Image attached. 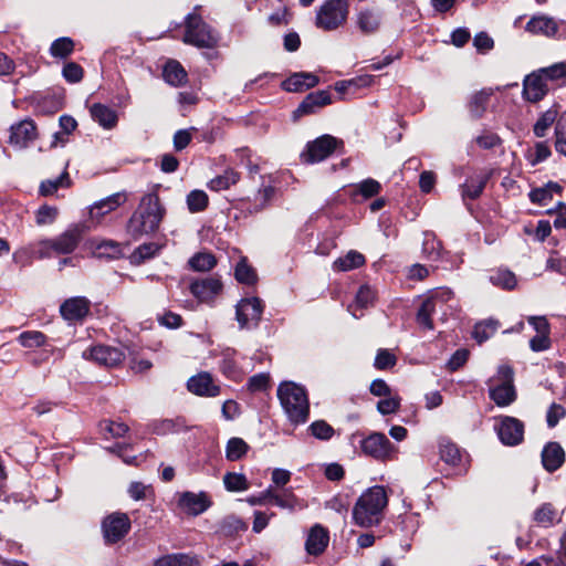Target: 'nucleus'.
<instances>
[{
    "mask_svg": "<svg viewBox=\"0 0 566 566\" xmlns=\"http://www.w3.org/2000/svg\"><path fill=\"white\" fill-rule=\"evenodd\" d=\"M166 214L157 193L150 192L142 197L137 209L126 224V233L134 240L156 232Z\"/></svg>",
    "mask_w": 566,
    "mask_h": 566,
    "instance_id": "obj_1",
    "label": "nucleus"
},
{
    "mask_svg": "<svg viewBox=\"0 0 566 566\" xmlns=\"http://www.w3.org/2000/svg\"><path fill=\"white\" fill-rule=\"evenodd\" d=\"M388 505V495L382 485L367 489L356 501L353 509L354 523L360 527L378 525Z\"/></svg>",
    "mask_w": 566,
    "mask_h": 566,
    "instance_id": "obj_2",
    "label": "nucleus"
},
{
    "mask_svg": "<svg viewBox=\"0 0 566 566\" xmlns=\"http://www.w3.org/2000/svg\"><path fill=\"white\" fill-rule=\"evenodd\" d=\"M277 398L292 424H303L308 420L310 401L303 386L294 381H282L277 387Z\"/></svg>",
    "mask_w": 566,
    "mask_h": 566,
    "instance_id": "obj_3",
    "label": "nucleus"
},
{
    "mask_svg": "<svg viewBox=\"0 0 566 566\" xmlns=\"http://www.w3.org/2000/svg\"><path fill=\"white\" fill-rule=\"evenodd\" d=\"M489 397L500 408L511 406L517 399L514 371L510 365H500L496 375L488 380Z\"/></svg>",
    "mask_w": 566,
    "mask_h": 566,
    "instance_id": "obj_4",
    "label": "nucleus"
},
{
    "mask_svg": "<svg viewBox=\"0 0 566 566\" xmlns=\"http://www.w3.org/2000/svg\"><path fill=\"white\" fill-rule=\"evenodd\" d=\"M126 201L127 196L125 192H116L91 205L87 218L76 227H73V247L75 245V233L82 230L95 229L108 213L115 211Z\"/></svg>",
    "mask_w": 566,
    "mask_h": 566,
    "instance_id": "obj_5",
    "label": "nucleus"
},
{
    "mask_svg": "<svg viewBox=\"0 0 566 566\" xmlns=\"http://www.w3.org/2000/svg\"><path fill=\"white\" fill-rule=\"evenodd\" d=\"M218 34L196 12L186 18L184 42L197 48L211 49L218 43Z\"/></svg>",
    "mask_w": 566,
    "mask_h": 566,
    "instance_id": "obj_6",
    "label": "nucleus"
},
{
    "mask_svg": "<svg viewBox=\"0 0 566 566\" xmlns=\"http://www.w3.org/2000/svg\"><path fill=\"white\" fill-rule=\"evenodd\" d=\"M347 15V0H327L316 13L315 25L324 31H333L346 22Z\"/></svg>",
    "mask_w": 566,
    "mask_h": 566,
    "instance_id": "obj_7",
    "label": "nucleus"
},
{
    "mask_svg": "<svg viewBox=\"0 0 566 566\" xmlns=\"http://www.w3.org/2000/svg\"><path fill=\"white\" fill-rule=\"evenodd\" d=\"M340 145H343L342 140H338L331 135H323L315 140L307 143L306 149L301 154V159L305 164L323 161Z\"/></svg>",
    "mask_w": 566,
    "mask_h": 566,
    "instance_id": "obj_8",
    "label": "nucleus"
},
{
    "mask_svg": "<svg viewBox=\"0 0 566 566\" xmlns=\"http://www.w3.org/2000/svg\"><path fill=\"white\" fill-rule=\"evenodd\" d=\"M30 253L38 259L60 256L71 253V233L63 232L54 239L39 241L30 245Z\"/></svg>",
    "mask_w": 566,
    "mask_h": 566,
    "instance_id": "obj_9",
    "label": "nucleus"
},
{
    "mask_svg": "<svg viewBox=\"0 0 566 566\" xmlns=\"http://www.w3.org/2000/svg\"><path fill=\"white\" fill-rule=\"evenodd\" d=\"M264 305L259 297L242 298L235 306L240 328L251 329L259 325Z\"/></svg>",
    "mask_w": 566,
    "mask_h": 566,
    "instance_id": "obj_10",
    "label": "nucleus"
},
{
    "mask_svg": "<svg viewBox=\"0 0 566 566\" xmlns=\"http://www.w3.org/2000/svg\"><path fill=\"white\" fill-rule=\"evenodd\" d=\"M494 430L500 441L510 447L520 444L524 438V423L511 416H499L495 418Z\"/></svg>",
    "mask_w": 566,
    "mask_h": 566,
    "instance_id": "obj_11",
    "label": "nucleus"
},
{
    "mask_svg": "<svg viewBox=\"0 0 566 566\" xmlns=\"http://www.w3.org/2000/svg\"><path fill=\"white\" fill-rule=\"evenodd\" d=\"M130 520L126 513L114 512L102 522L103 537L107 544H115L124 538L130 530Z\"/></svg>",
    "mask_w": 566,
    "mask_h": 566,
    "instance_id": "obj_12",
    "label": "nucleus"
},
{
    "mask_svg": "<svg viewBox=\"0 0 566 566\" xmlns=\"http://www.w3.org/2000/svg\"><path fill=\"white\" fill-rule=\"evenodd\" d=\"M360 447L365 454L379 461L391 459L396 452V447L380 432H374L366 437Z\"/></svg>",
    "mask_w": 566,
    "mask_h": 566,
    "instance_id": "obj_13",
    "label": "nucleus"
},
{
    "mask_svg": "<svg viewBox=\"0 0 566 566\" xmlns=\"http://www.w3.org/2000/svg\"><path fill=\"white\" fill-rule=\"evenodd\" d=\"M38 138V129L34 122L24 118L10 127L9 144L18 149H24Z\"/></svg>",
    "mask_w": 566,
    "mask_h": 566,
    "instance_id": "obj_14",
    "label": "nucleus"
},
{
    "mask_svg": "<svg viewBox=\"0 0 566 566\" xmlns=\"http://www.w3.org/2000/svg\"><path fill=\"white\" fill-rule=\"evenodd\" d=\"M82 357L105 367H115L125 359V354L117 348L98 346L84 350Z\"/></svg>",
    "mask_w": 566,
    "mask_h": 566,
    "instance_id": "obj_15",
    "label": "nucleus"
},
{
    "mask_svg": "<svg viewBox=\"0 0 566 566\" xmlns=\"http://www.w3.org/2000/svg\"><path fill=\"white\" fill-rule=\"evenodd\" d=\"M187 389L199 397H217L221 388L213 381L212 376L207 371L191 376L187 381Z\"/></svg>",
    "mask_w": 566,
    "mask_h": 566,
    "instance_id": "obj_16",
    "label": "nucleus"
},
{
    "mask_svg": "<svg viewBox=\"0 0 566 566\" xmlns=\"http://www.w3.org/2000/svg\"><path fill=\"white\" fill-rule=\"evenodd\" d=\"M382 13L376 7L360 8L355 18L359 31L364 34L376 33L381 25Z\"/></svg>",
    "mask_w": 566,
    "mask_h": 566,
    "instance_id": "obj_17",
    "label": "nucleus"
},
{
    "mask_svg": "<svg viewBox=\"0 0 566 566\" xmlns=\"http://www.w3.org/2000/svg\"><path fill=\"white\" fill-rule=\"evenodd\" d=\"M85 247L96 258L118 259L123 255L122 244L114 240L94 238L87 240Z\"/></svg>",
    "mask_w": 566,
    "mask_h": 566,
    "instance_id": "obj_18",
    "label": "nucleus"
},
{
    "mask_svg": "<svg viewBox=\"0 0 566 566\" xmlns=\"http://www.w3.org/2000/svg\"><path fill=\"white\" fill-rule=\"evenodd\" d=\"M222 290V283L217 277L196 280L190 284L191 294L200 302L212 301Z\"/></svg>",
    "mask_w": 566,
    "mask_h": 566,
    "instance_id": "obj_19",
    "label": "nucleus"
},
{
    "mask_svg": "<svg viewBox=\"0 0 566 566\" xmlns=\"http://www.w3.org/2000/svg\"><path fill=\"white\" fill-rule=\"evenodd\" d=\"M548 86L542 74L534 72L527 75L523 83V96L526 101L535 103L547 93Z\"/></svg>",
    "mask_w": 566,
    "mask_h": 566,
    "instance_id": "obj_20",
    "label": "nucleus"
},
{
    "mask_svg": "<svg viewBox=\"0 0 566 566\" xmlns=\"http://www.w3.org/2000/svg\"><path fill=\"white\" fill-rule=\"evenodd\" d=\"M329 542L328 531L321 524H315L308 532L305 549L310 555H321Z\"/></svg>",
    "mask_w": 566,
    "mask_h": 566,
    "instance_id": "obj_21",
    "label": "nucleus"
},
{
    "mask_svg": "<svg viewBox=\"0 0 566 566\" xmlns=\"http://www.w3.org/2000/svg\"><path fill=\"white\" fill-rule=\"evenodd\" d=\"M178 505L190 515L203 513L210 505L205 493L184 492L180 494Z\"/></svg>",
    "mask_w": 566,
    "mask_h": 566,
    "instance_id": "obj_22",
    "label": "nucleus"
},
{
    "mask_svg": "<svg viewBox=\"0 0 566 566\" xmlns=\"http://www.w3.org/2000/svg\"><path fill=\"white\" fill-rule=\"evenodd\" d=\"M318 83V77L308 72H298L291 75L282 83L283 90L287 92H302L314 87Z\"/></svg>",
    "mask_w": 566,
    "mask_h": 566,
    "instance_id": "obj_23",
    "label": "nucleus"
},
{
    "mask_svg": "<svg viewBox=\"0 0 566 566\" xmlns=\"http://www.w3.org/2000/svg\"><path fill=\"white\" fill-rule=\"evenodd\" d=\"M332 103V97L328 91H316L310 93L303 102L298 105L296 113L306 115L314 113L317 108Z\"/></svg>",
    "mask_w": 566,
    "mask_h": 566,
    "instance_id": "obj_24",
    "label": "nucleus"
},
{
    "mask_svg": "<svg viewBox=\"0 0 566 566\" xmlns=\"http://www.w3.org/2000/svg\"><path fill=\"white\" fill-rule=\"evenodd\" d=\"M565 461V452L559 443L548 442L542 451V463L544 468L554 472Z\"/></svg>",
    "mask_w": 566,
    "mask_h": 566,
    "instance_id": "obj_25",
    "label": "nucleus"
},
{
    "mask_svg": "<svg viewBox=\"0 0 566 566\" xmlns=\"http://www.w3.org/2000/svg\"><path fill=\"white\" fill-rule=\"evenodd\" d=\"M154 566H200V558L188 553L167 554L157 558Z\"/></svg>",
    "mask_w": 566,
    "mask_h": 566,
    "instance_id": "obj_26",
    "label": "nucleus"
},
{
    "mask_svg": "<svg viewBox=\"0 0 566 566\" xmlns=\"http://www.w3.org/2000/svg\"><path fill=\"white\" fill-rule=\"evenodd\" d=\"M375 296V291L370 286H360V289L356 293L355 302L348 306V311L355 318L361 317V311L373 305Z\"/></svg>",
    "mask_w": 566,
    "mask_h": 566,
    "instance_id": "obj_27",
    "label": "nucleus"
},
{
    "mask_svg": "<svg viewBox=\"0 0 566 566\" xmlns=\"http://www.w3.org/2000/svg\"><path fill=\"white\" fill-rule=\"evenodd\" d=\"M91 115L103 128L112 129L117 125V113L111 107L103 104H94L91 107Z\"/></svg>",
    "mask_w": 566,
    "mask_h": 566,
    "instance_id": "obj_28",
    "label": "nucleus"
},
{
    "mask_svg": "<svg viewBox=\"0 0 566 566\" xmlns=\"http://www.w3.org/2000/svg\"><path fill=\"white\" fill-rule=\"evenodd\" d=\"M382 187L379 181L367 178L358 184L353 185V191L350 197L354 201H357V197L360 196L364 200L373 198L380 193Z\"/></svg>",
    "mask_w": 566,
    "mask_h": 566,
    "instance_id": "obj_29",
    "label": "nucleus"
},
{
    "mask_svg": "<svg viewBox=\"0 0 566 566\" xmlns=\"http://www.w3.org/2000/svg\"><path fill=\"white\" fill-rule=\"evenodd\" d=\"M271 502H273L276 506L289 510L291 512L296 509H303L305 505L302 501H300L292 489H284L282 492L276 493L272 490Z\"/></svg>",
    "mask_w": 566,
    "mask_h": 566,
    "instance_id": "obj_30",
    "label": "nucleus"
},
{
    "mask_svg": "<svg viewBox=\"0 0 566 566\" xmlns=\"http://www.w3.org/2000/svg\"><path fill=\"white\" fill-rule=\"evenodd\" d=\"M526 30L535 34L551 36L557 32V24L552 18L538 15L527 22Z\"/></svg>",
    "mask_w": 566,
    "mask_h": 566,
    "instance_id": "obj_31",
    "label": "nucleus"
},
{
    "mask_svg": "<svg viewBox=\"0 0 566 566\" xmlns=\"http://www.w3.org/2000/svg\"><path fill=\"white\" fill-rule=\"evenodd\" d=\"M165 81L172 86H181L187 81V72L182 65L175 61H168L163 72Z\"/></svg>",
    "mask_w": 566,
    "mask_h": 566,
    "instance_id": "obj_32",
    "label": "nucleus"
},
{
    "mask_svg": "<svg viewBox=\"0 0 566 566\" xmlns=\"http://www.w3.org/2000/svg\"><path fill=\"white\" fill-rule=\"evenodd\" d=\"M240 179V174L232 168H228L224 170L222 175H219L212 178L208 187L212 191H221L229 189L231 186L235 185Z\"/></svg>",
    "mask_w": 566,
    "mask_h": 566,
    "instance_id": "obj_33",
    "label": "nucleus"
},
{
    "mask_svg": "<svg viewBox=\"0 0 566 566\" xmlns=\"http://www.w3.org/2000/svg\"><path fill=\"white\" fill-rule=\"evenodd\" d=\"M365 263V256L357 251H349L345 256L334 261L333 268L336 271H350L361 266Z\"/></svg>",
    "mask_w": 566,
    "mask_h": 566,
    "instance_id": "obj_34",
    "label": "nucleus"
},
{
    "mask_svg": "<svg viewBox=\"0 0 566 566\" xmlns=\"http://www.w3.org/2000/svg\"><path fill=\"white\" fill-rule=\"evenodd\" d=\"M489 281L497 287L503 290H513L517 284V279L513 272L506 269H499L492 272L489 276Z\"/></svg>",
    "mask_w": 566,
    "mask_h": 566,
    "instance_id": "obj_35",
    "label": "nucleus"
},
{
    "mask_svg": "<svg viewBox=\"0 0 566 566\" xmlns=\"http://www.w3.org/2000/svg\"><path fill=\"white\" fill-rule=\"evenodd\" d=\"M491 95V90H482L471 96L469 102V111L474 118H480L483 115Z\"/></svg>",
    "mask_w": 566,
    "mask_h": 566,
    "instance_id": "obj_36",
    "label": "nucleus"
},
{
    "mask_svg": "<svg viewBox=\"0 0 566 566\" xmlns=\"http://www.w3.org/2000/svg\"><path fill=\"white\" fill-rule=\"evenodd\" d=\"M249 449V444L242 438L233 437L227 442L226 458L229 461H239L248 453Z\"/></svg>",
    "mask_w": 566,
    "mask_h": 566,
    "instance_id": "obj_37",
    "label": "nucleus"
},
{
    "mask_svg": "<svg viewBox=\"0 0 566 566\" xmlns=\"http://www.w3.org/2000/svg\"><path fill=\"white\" fill-rule=\"evenodd\" d=\"M437 306L432 303V300L426 298L420 305L417 312V323L424 329L432 331L434 328L432 322V315L436 313Z\"/></svg>",
    "mask_w": 566,
    "mask_h": 566,
    "instance_id": "obj_38",
    "label": "nucleus"
},
{
    "mask_svg": "<svg viewBox=\"0 0 566 566\" xmlns=\"http://www.w3.org/2000/svg\"><path fill=\"white\" fill-rule=\"evenodd\" d=\"M440 458L448 464L457 465L461 461L459 448L448 439H441L439 442Z\"/></svg>",
    "mask_w": 566,
    "mask_h": 566,
    "instance_id": "obj_39",
    "label": "nucleus"
},
{
    "mask_svg": "<svg viewBox=\"0 0 566 566\" xmlns=\"http://www.w3.org/2000/svg\"><path fill=\"white\" fill-rule=\"evenodd\" d=\"M500 324L497 321L489 318L475 324L473 329V338L478 343H483L494 335Z\"/></svg>",
    "mask_w": 566,
    "mask_h": 566,
    "instance_id": "obj_40",
    "label": "nucleus"
},
{
    "mask_svg": "<svg viewBox=\"0 0 566 566\" xmlns=\"http://www.w3.org/2000/svg\"><path fill=\"white\" fill-rule=\"evenodd\" d=\"M188 264L193 271L206 272L216 266L217 260L211 253L199 252L189 259Z\"/></svg>",
    "mask_w": 566,
    "mask_h": 566,
    "instance_id": "obj_41",
    "label": "nucleus"
},
{
    "mask_svg": "<svg viewBox=\"0 0 566 566\" xmlns=\"http://www.w3.org/2000/svg\"><path fill=\"white\" fill-rule=\"evenodd\" d=\"M558 111L555 107H551L546 112H544L537 122L534 125V134L536 137H544L548 130V128L557 122Z\"/></svg>",
    "mask_w": 566,
    "mask_h": 566,
    "instance_id": "obj_42",
    "label": "nucleus"
},
{
    "mask_svg": "<svg viewBox=\"0 0 566 566\" xmlns=\"http://www.w3.org/2000/svg\"><path fill=\"white\" fill-rule=\"evenodd\" d=\"M533 518L539 526L549 527L557 521V512L551 503H544L534 512Z\"/></svg>",
    "mask_w": 566,
    "mask_h": 566,
    "instance_id": "obj_43",
    "label": "nucleus"
},
{
    "mask_svg": "<svg viewBox=\"0 0 566 566\" xmlns=\"http://www.w3.org/2000/svg\"><path fill=\"white\" fill-rule=\"evenodd\" d=\"M486 181H488L486 176H481L475 179L472 178V179L468 180L465 184H463L461 186L462 197L464 199L469 198L472 200L479 198L486 185Z\"/></svg>",
    "mask_w": 566,
    "mask_h": 566,
    "instance_id": "obj_44",
    "label": "nucleus"
},
{
    "mask_svg": "<svg viewBox=\"0 0 566 566\" xmlns=\"http://www.w3.org/2000/svg\"><path fill=\"white\" fill-rule=\"evenodd\" d=\"M60 126L62 130L54 133L50 148L64 147L69 143V136L71 134V116L62 115L60 117Z\"/></svg>",
    "mask_w": 566,
    "mask_h": 566,
    "instance_id": "obj_45",
    "label": "nucleus"
},
{
    "mask_svg": "<svg viewBox=\"0 0 566 566\" xmlns=\"http://www.w3.org/2000/svg\"><path fill=\"white\" fill-rule=\"evenodd\" d=\"M223 483L226 489L230 492H240L249 489V482L242 473H226L223 476Z\"/></svg>",
    "mask_w": 566,
    "mask_h": 566,
    "instance_id": "obj_46",
    "label": "nucleus"
},
{
    "mask_svg": "<svg viewBox=\"0 0 566 566\" xmlns=\"http://www.w3.org/2000/svg\"><path fill=\"white\" fill-rule=\"evenodd\" d=\"M422 252L431 261H438L441 256V243L432 232H424Z\"/></svg>",
    "mask_w": 566,
    "mask_h": 566,
    "instance_id": "obj_47",
    "label": "nucleus"
},
{
    "mask_svg": "<svg viewBox=\"0 0 566 566\" xmlns=\"http://www.w3.org/2000/svg\"><path fill=\"white\" fill-rule=\"evenodd\" d=\"M555 150L566 157V112L563 113L556 122Z\"/></svg>",
    "mask_w": 566,
    "mask_h": 566,
    "instance_id": "obj_48",
    "label": "nucleus"
},
{
    "mask_svg": "<svg viewBox=\"0 0 566 566\" xmlns=\"http://www.w3.org/2000/svg\"><path fill=\"white\" fill-rule=\"evenodd\" d=\"M235 279L243 284H253L256 281V274L252 266L247 262V259H241L234 270Z\"/></svg>",
    "mask_w": 566,
    "mask_h": 566,
    "instance_id": "obj_49",
    "label": "nucleus"
},
{
    "mask_svg": "<svg viewBox=\"0 0 566 566\" xmlns=\"http://www.w3.org/2000/svg\"><path fill=\"white\" fill-rule=\"evenodd\" d=\"M160 250V245L156 242L143 243L132 254V259L136 263L154 258Z\"/></svg>",
    "mask_w": 566,
    "mask_h": 566,
    "instance_id": "obj_50",
    "label": "nucleus"
},
{
    "mask_svg": "<svg viewBox=\"0 0 566 566\" xmlns=\"http://www.w3.org/2000/svg\"><path fill=\"white\" fill-rule=\"evenodd\" d=\"M91 314V302L83 296L73 297L72 303V315L73 325L75 322H82L86 316Z\"/></svg>",
    "mask_w": 566,
    "mask_h": 566,
    "instance_id": "obj_51",
    "label": "nucleus"
},
{
    "mask_svg": "<svg viewBox=\"0 0 566 566\" xmlns=\"http://www.w3.org/2000/svg\"><path fill=\"white\" fill-rule=\"evenodd\" d=\"M50 54L59 60L64 61L71 54V38H59L51 44Z\"/></svg>",
    "mask_w": 566,
    "mask_h": 566,
    "instance_id": "obj_52",
    "label": "nucleus"
},
{
    "mask_svg": "<svg viewBox=\"0 0 566 566\" xmlns=\"http://www.w3.org/2000/svg\"><path fill=\"white\" fill-rule=\"evenodd\" d=\"M69 181V172L66 168L63 172L55 179H49L42 181L40 185V193L42 196H51L53 195L60 187L67 185Z\"/></svg>",
    "mask_w": 566,
    "mask_h": 566,
    "instance_id": "obj_53",
    "label": "nucleus"
},
{
    "mask_svg": "<svg viewBox=\"0 0 566 566\" xmlns=\"http://www.w3.org/2000/svg\"><path fill=\"white\" fill-rule=\"evenodd\" d=\"M552 155L549 146L539 142L535 144L534 149H530L526 154V159L532 166H536L537 164L546 160Z\"/></svg>",
    "mask_w": 566,
    "mask_h": 566,
    "instance_id": "obj_54",
    "label": "nucleus"
},
{
    "mask_svg": "<svg viewBox=\"0 0 566 566\" xmlns=\"http://www.w3.org/2000/svg\"><path fill=\"white\" fill-rule=\"evenodd\" d=\"M45 335L38 331H28L19 335V343L25 348L40 347L45 344Z\"/></svg>",
    "mask_w": 566,
    "mask_h": 566,
    "instance_id": "obj_55",
    "label": "nucleus"
},
{
    "mask_svg": "<svg viewBox=\"0 0 566 566\" xmlns=\"http://www.w3.org/2000/svg\"><path fill=\"white\" fill-rule=\"evenodd\" d=\"M310 432L313 437L318 440H329L335 433V430L325 420H316L308 427Z\"/></svg>",
    "mask_w": 566,
    "mask_h": 566,
    "instance_id": "obj_56",
    "label": "nucleus"
},
{
    "mask_svg": "<svg viewBox=\"0 0 566 566\" xmlns=\"http://www.w3.org/2000/svg\"><path fill=\"white\" fill-rule=\"evenodd\" d=\"M187 206L191 212H200L208 206V196L202 190H192L187 196Z\"/></svg>",
    "mask_w": 566,
    "mask_h": 566,
    "instance_id": "obj_57",
    "label": "nucleus"
},
{
    "mask_svg": "<svg viewBox=\"0 0 566 566\" xmlns=\"http://www.w3.org/2000/svg\"><path fill=\"white\" fill-rule=\"evenodd\" d=\"M101 431L108 433L112 438L123 437L128 431V426L124 422L113 420H103L99 423Z\"/></svg>",
    "mask_w": 566,
    "mask_h": 566,
    "instance_id": "obj_58",
    "label": "nucleus"
},
{
    "mask_svg": "<svg viewBox=\"0 0 566 566\" xmlns=\"http://www.w3.org/2000/svg\"><path fill=\"white\" fill-rule=\"evenodd\" d=\"M57 217V210L54 207L44 205L35 212V222L38 226L51 224Z\"/></svg>",
    "mask_w": 566,
    "mask_h": 566,
    "instance_id": "obj_59",
    "label": "nucleus"
},
{
    "mask_svg": "<svg viewBox=\"0 0 566 566\" xmlns=\"http://www.w3.org/2000/svg\"><path fill=\"white\" fill-rule=\"evenodd\" d=\"M220 369L228 378L235 379L240 376L237 363L233 358V354L227 352L223 354V358L220 363Z\"/></svg>",
    "mask_w": 566,
    "mask_h": 566,
    "instance_id": "obj_60",
    "label": "nucleus"
},
{
    "mask_svg": "<svg viewBox=\"0 0 566 566\" xmlns=\"http://www.w3.org/2000/svg\"><path fill=\"white\" fill-rule=\"evenodd\" d=\"M538 73L543 75L546 83L547 81H556L566 76V65L564 63L554 64L541 69Z\"/></svg>",
    "mask_w": 566,
    "mask_h": 566,
    "instance_id": "obj_61",
    "label": "nucleus"
},
{
    "mask_svg": "<svg viewBox=\"0 0 566 566\" xmlns=\"http://www.w3.org/2000/svg\"><path fill=\"white\" fill-rule=\"evenodd\" d=\"M270 376L266 373H260L250 377L248 388L252 392L264 391L269 387Z\"/></svg>",
    "mask_w": 566,
    "mask_h": 566,
    "instance_id": "obj_62",
    "label": "nucleus"
},
{
    "mask_svg": "<svg viewBox=\"0 0 566 566\" xmlns=\"http://www.w3.org/2000/svg\"><path fill=\"white\" fill-rule=\"evenodd\" d=\"M396 361L397 359L394 354H391L387 349H380L376 355L374 365L377 369L384 370L395 366Z\"/></svg>",
    "mask_w": 566,
    "mask_h": 566,
    "instance_id": "obj_63",
    "label": "nucleus"
},
{
    "mask_svg": "<svg viewBox=\"0 0 566 566\" xmlns=\"http://www.w3.org/2000/svg\"><path fill=\"white\" fill-rule=\"evenodd\" d=\"M473 45L479 53L484 54L493 49L494 41L488 33L479 32L473 38Z\"/></svg>",
    "mask_w": 566,
    "mask_h": 566,
    "instance_id": "obj_64",
    "label": "nucleus"
}]
</instances>
